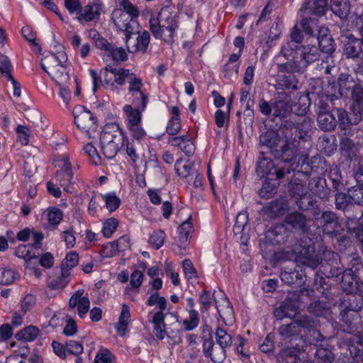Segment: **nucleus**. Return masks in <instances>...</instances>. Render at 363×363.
<instances>
[{"instance_id":"1","label":"nucleus","mask_w":363,"mask_h":363,"mask_svg":"<svg viewBox=\"0 0 363 363\" xmlns=\"http://www.w3.org/2000/svg\"><path fill=\"white\" fill-rule=\"evenodd\" d=\"M56 47V53L50 52L45 56L41 60L40 66L58 86H66L70 84L67 68L64 65L67 57L62 45Z\"/></svg>"},{"instance_id":"2","label":"nucleus","mask_w":363,"mask_h":363,"mask_svg":"<svg viewBox=\"0 0 363 363\" xmlns=\"http://www.w3.org/2000/svg\"><path fill=\"white\" fill-rule=\"evenodd\" d=\"M278 260L294 258L297 262L313 269L320 263L319 256L315 252V247L308 237H304L293 245L291 252L281 251L274 254Z\"/></svg>"},{"instance_id":"3","label":"nucleus","mask_w":363,"mask_h":363,"mask_svg":"<svg viewBox=\"0 0 363 363\" xmlns=\"http://www.w3.org/2000/svg\"><path fill=\"white\" fill-rule=\"evenodd\" d=\"M100 145L103 155L108 159L116 157L123 145V137L117 123L104 127L100 135Z\"/></svg>"},{"instance_id":"4","label":"nucleus","mask_w":363,"mask_h":363,"mask_svg":"<svg viewBox=\"0 0 363 363\" xmlns=\"http://www.w3.org/2000/svg\"><path fill=\"white\" fill-rule=\"evenodd\" d=\"M112 19L116 28L124 32L127 43L130 40L132 35L138 34L139 24L137 20L131 18L127 13L122 12L121 9L113 11Z\"/></svg>"},{"instance_id":"5","label":"nucleus","mask_w":363,"mask_h":363,"mask_svg":"<svg viewBox=\"0 0 363 363\" xmlns=\"http://www.w3.org/2000/svg\"><path fill=\"white\" fill-rule=\"evenodd\" d=\"M73 113L74 123L82 131L91 133L96 130V119L91 111L84 106L75 107Z\"/></svg>"},{"instance_id":"6","label":"nucleus","mask_w":363,"mask_h":363,"mask_svg":"<svg viewBox=\"0 0 363 363\" xmlns=\"http://www.w3.org/2000/svg\"><path fill=\"white\" fill-rule=\"evenodd\" d=\"M278 333L281 337L282 341L285 342V344L294 343L298 346V348L306 347L304 335L301 333L298 325L294 321L288 324L281 325L278 329Z\"/></svg>"},{"instance_id":"7","label":"nucleus","mask_w":363,"mask_h":363,"mask_svg":"<svg viewBox=\"0 0 363 363\" xmlns=\"http://www.w3.org/2000/svg\"><path fill=\"white\" fill-rule=\"evenodd\" d=\"M289 193L296 199L299 208L306 211L313 206V200L308 196L307 186L299 179H295L291 183Z\"/></svg>"},{"instance_id":"8","label":"nucleus","mask_w":363,"mask_h":363,"mask_svg":"<svg viewBox=\"0 0 363 363\" xmlns=\"http://www.w3.org/2000/svg\"><path fill=\"white\" fill-rule=\"evenodd\" d=\"M298 67L302 69L306 68L310 64L318 61L320 57L319 49L315 45L297 46L295 51Z\"/></svg>"},{"instance_id":"9","label":"nucleus","mask_w":363,"mask_h":363,"mask_svg":"<svg viewBox=\"0 0 363 363\" xmlns=\"http://www.w3.org/2000/svg\"><path fill=\"white\" fill-rule=\"evenodd\" d=\"M128 83L129 84L128 95L132 100L133 105L145 108L147 103V95L142 89L143 84L141 79L134 74L130 76Z\"/></svg>"},{"instance_id":"10","label":"nucleus","mask_w":363,"mask_h":363,"mask_svg":"<svg viewBox=\"0 0 363 363\" xmlns=\"http://www.w3.org/2000/svg\"><path fill=\"white\" fill-rule=\"evenodd\" d=\"M319 226L323 233L330 236H336L339 234L341 224L337 214L331 211H325L318 219Z\"/></svg>"},{"instance_id":"11","label":"nucleus","mask_w":363,"mask_h":363,"mask_svg":"<svg viewBox=\"0 0 363 363\" xmlns=\"http://www.w3.org/2000/svg\"><path fill=\"white\" fill-rule=\"evenodd\" d=\"M102 8L103 4L100 0H94L92 2H89L82 8L79 15L77 16V19L82 24L98 21L100 18Z\"/></svg>"},{"instance_id":"12","label":"nucleus","mask_w":363,"mask_h":363,"mask_svg":"<svg viewBox=\"0 0 363 363\" xmlns=\"http://www.w3.org/2000/svg\"><path fill=\"white\" fill-rule=\"evenodd\" d=\"M343 54L347 59L360 60L363 65V39L352 35L347 37L344 43Z\"/></svg>"},{"instance_id":"13","label":"nucleus","mask_w":363,"mask_h":363,"mask_svg":"<svg viewBox=\"0 0 363 363\" xmlns=\"http://www.w3.org/2000/svg\"><path fill=\"white\" fill-rule=\"evenodd\" d=\"M61 169L57 171L55 178L59 182L60 185L64 188V190L72 193L73 188L71 186L73 179V173L71 167V164L69 162L68 157L65 155L63 156L62 160Z\"/></svg>"},{"instance_id":"14","label":"nucleus","mask_w":363,"mask_h":363,"mask_svg":"<svg viewBox=\"0 0 363 363\" xmlns=\"http://www.w3.org/2000/svg\"><path fill=\"white\" fill-rule=\"evenodd\" d=\"M84 290L78 289L70 297L69 308H77V313L81 318H84L90 308V301L87 296H84Z\"/></svg>"},{"instance_id":"15","label":"nucleus","mask_w":363,"mask_h":363,"mask_svg":"<svg viewBox=\"0 0 363 363\" xmlns=\"http://www.w3.org/2000/svg\"><path fill=\"white\" fill-rule=\"evenodd\" d=\"M298 313V302L290 299H286L279 307L274 311V316L279 320H282L284 318H294Z\"/></svg>"},{"instance_id":"16","label":"nucleus","mask_w":363,"mask_h":363,"mask_svg":"<svg viewBox=\"0 0 363 363\" xmlns=\"http://www.w3.org/2000/svg\"><path fill=\"white\" fill-rule=\"evenodd\" d=\"M310 0H306L299 10L300 16H305L307 11L310 14H315L317 16L325 15L328 10V0H314L311 5Z\"/></svg>"},{"instance_id":"17","label":"nucleus","mask_w":363,"mask_h":363,"mask_svg":"<svg viewBox=\"0 0 363 363\" xmlns=\"http://www.w3.org/2000/svg\"><path fill=\"white\" fill-rule=\"evenodd\" d=\"M294 322L296 323V325H298V328L300 330L301 333L304 335V337L308 336V333H311L314 337L316 336H320V332L316 330L318 324L312 317L308 315H302L294 320Z\"/></svg>"},{"instance_id":"18","label":"nucleus","mask_w":363,"mask_h":363,"mask_svg":"<svg viewBox=\"0 0 363 363\" xmlns=\"http://www.w3.org/2000/svg\"><path fill=\"white\" fill-rule=\"evenodd\" d=\"M304 350V347L298 348L296 344H289L278 354V359L285 363H300L302 362L298 354Z\"/></svg>"},{"instance_id":"19","label":"nucleus","mask_w":363,"mask_h":363,"mask_svg":"<svg viewBox=\"0 0 363 363\" xmlns=\"http://www.w3.org/2000/svg\"><path fill=\"white\" fill-rule=\"evenodd\" d=\"M308 196L312 195L325 199L329 194L330 189L326 186L325 181L320 177H313L310 179L307 186Z\"/></svg>"},{"instance_id":"20","label":"nucleus","mask_w":363,"mask_h":363,"mask_svg":"<svg viewBox=\"0 0 363 363\" xmlns=\"http://www.w3.org/2000/svg\"><path fill=\"white\" fill-rule=\"evenodd\" d=\"M145 328L150 333V336L147 337L150 345H157L156 337H159V311L153 313L149 312L147 320L145 324Z\"/></svg>"},{"instance_id":"21","label":"nucleus","mask_w":363,"mask_h":363,"mask_svg":"<svg viewBox=\"0 0 363 363\" xmlns=\"http://www.w3.org/2000/svg\"><path fill=\"white\" fill-rule=\"evenodd\" d=\"M259 143L268 147L272 152H278L281 138L277 132L268 130L259 136Z\"/></svg>"},{"instance_id":"22","label":"nucleus","mask_w":363,"mask_h":363,"mask_svg":"<svg viewBox=\"0 0 363 363\" xmlns=\"http://www.w3.org/2000/svg\"><path fill=\"white\" fill-rule=\"evenodd\" d=\"M318 30V40L320 48L319 50L328 54L333 53L335 51V45L328 29L325 27H320Z\"/></svg>"},{"instance_id":"23","label":"nucleus","mask_w":363,"mask_h":363,"mask_svg":"<svg viewBox=\"0 0 363 363\" xmlns=\"http://www.w3.org/2000/svg\"><path fill=\"white\" fill-rule=\"evenodd\" d=\"M266 244L280 245L286 242V232L283 225H279L267 230L265 235Z\"/></svg>"},{"instance_id":"24","label":"nucleus","mask_w":363,"mask_h":363,"mask_svg":"<svg viewBox=\"0 0 363 363\" xmlns=\"http://www.w3.org/2000/svg\"><path fill=\"white\" fill-rule=\"evenodd\" d=\"M216 303H217L216 302ZM217 311L226 325H232L235 321L233 306L229 300L224 297L219 304H216Z\"/></svg>"},{"instance_id":"25","label":"nucleus","mask_w":363,"mask_h":363,"mask_svg":"<svg viewBox=\"0 0 363 363\" xmlns=\"http://www.w3.org/2000/svg\"><path fill=\"white\" fill-rule=\"evenodd\" d=\"M174 169L177 174L182 178L186 179H192L194 172L197 169L194 168V163L191 160H184L179 159L176 161L174 164Z\"/></svg>"},{"instance_id":"26","label":"nucleus","mask_w":363,"mask_h":363,"mask_svg":"<svg viewBox=\"0 0 363 363\" xmlns=\"http://www.w3.org/2000/svg\"><path fill=\"white\" fill-rule=\"evenodd\" d=\"M150 43V34L147 31H143L142 35H138L136 38V41L130 40L127 43L125 40L126 47L130 52H135L138 50L145 51Z\"/></svg>"},{"instance_id":"27","label":"nucleus","mask_w":363,"mask_h":363,"mask_svg":"<svg viewBox=\"0 0 363 363\" xmlns=\"http://www.w3.org/2000/svg\"><path fill=\"white\" fill-rule=\"evenodd\" d=\"M130 321V308L126 304H123L122 310L119 316L118 322L116 325V329L118 334L123 337L127 331L128 326Z\"/></svg>"},{"instance_id":"28","label":"nucleus","mask_w":363,"mask_h":363,"mask_svg":"<svg viewBox=\"0 0 363 363\" xmlns=\"http://www.w3.org/2000/svg\"><path fill=\"white\" fill-rule=\"evenodd\" d=\"M306 221V216L301 213H290L287 215L285 218V223L286 224L302 232H306L308 230Z\"/></svg>"},{"instance_id":"29","label":"nucleus","mask_w":363,"mask_h":363,"mask_svg":"<svg viewBox=\"0 0 363 363\" xmlns=\"http://www.w3.org/2000/svg\"><path fill=\"white\" fill-rule=\"evenodd\" d=\"M69 272L61 269V273L56 276L50 277L48 280V286L50 289L57 290L65 288L69 281Z\"/></svg>"},{"instance_id":"30","label":"nucleus","mask_w":363,"mask_h":363,"mask_svg":"<svg viewBox=\"0 0 363 363\" xmlns=\"http://www.w3.org/2000/svg\"><path fill=\"white\" fill-rule=\"evenodd\" d=\"M129 238L126 235L121 236L118 238L116 243H110L104 246L102 249V254L106 257H111L114 255L113 252H107V250L108 248H111V250H118V251H123L127 248H129Z\"/></svg>"},{"instance_id":"31","label":"nucleus","mask_w":363,"mask_h":363,"mask_svg":"<svg viewBox=\"0 0 363 363\" xmlns=\"http://www.w3.org/2000/svg\"><path fill=\"white\" fill-rule=\"evenodd\" d=\"M341 155L347 160H351L357 154V146L354 143L347 137H342L340 143Z\"/></svg>"},{"instance_id":"32","label":"nucleus","mask_w":363,"mask_h":363,"mask_svg":"<svg viewBox=\"0 0 363 363\" xmlns=\"http://www.w3.org/2000/svg\"><path fill=\"white\" fill-rule=\"evenodd\" d=\"M350 9L348 0H331L332 11L341 19L347 18L350 14Z\"/></svg>"},{"instance_id":"33","label":"nucleus","mask_w":363,"mask_h":363,"mask_svg":"<svg viewBox=\"0 0 363 363\" xmlns=\"http://www.w3.org/2000/svg\"><path fill=\"white\" fill-rule=\"evenodd\" d=\"M177 322V317L174 314L172 313L164 314L160 312V339L163 338L162 332L167 333L169 330H172Z\"/></svg>"},{"instance_id":"34","label":"nucleus","mask_w":363,"mask_h":363,"mask_svg":"<svg viewBox=\"0 0 363 363\" xmlns=\"http://www.w3.org/2000/svg\"><path fill=\"white\" fill-rule=\"evenodd\" d=\"M265 209L272 215H282L288 209V201L284 197L279 198V199L271 201Z\"/></svg>"},{"instance_id":"35","label":"nucleus","mask_w":363,"mask_h":363,"mask_svg":"<svg viewBox=\"0 0 363 363\" xmlns=\"http://www.w3.org/2000/svg\"><path fill=\"white\" fill-rule=\"evenodd\" d=\"M145 108H141L137 106H134V108L131 105H125L123 107V111L127 115L128 121V126L131 125H140L141 121V111Z\"/></svg>"},{"instance_id":"36","label":"nucleus","mask_w":363,"mask_h":363,"mask_svg":"<svg viewBox=\"0 0 363 363\" xmlns=\"http://www.w3.org/2000/svg\"><path fill=\"white\" fill-rule=\"evenodd\" d=\"M191 216H189L188 219L183 223L178 228V231L179 233V242L180 243V247L185 249L186 243L188 240L189 235L193 232V225L191 222Z\"/></svg>"},{"instance_id":"37","label":"nucleus","mask_w":363,"mask_h":363,"mask_svg":"<svg viewBox=\"0 0 363 363\" xmlns=\"http://www.w3.org/2000/svg\"><path fill=\"white\" fill-rule=\"evenodd\" d=\"M319 127L324 130H331L336 126V120L333 114L328 111L320 112L318 116Z\"/></svg>"},{"instance_id":"38","label":"nucleus","mask_w":363,"mask_h":363,"mask_svg":"<svg viewBox=\"0 0 363 363\" xmlns=\"http://www.w3.org/2000/svg\"><path fill=\"white\" fill-rule=\"evenodd\" d=\"M177 27V23L174 16H169L167 23L160 26V37L165 42H170L172 39L174 31Z\"/></svg>"},{"instance_id":"39","label":"nucleus","mask_w":363,"mask_h":363,"mask_svg":"<svg viewBox=\"0 0 363 363\" xmlns=\"http://www.w3.org/2000/svg\"><path fill=\"white\" fill-rule=\"evenodd\" d=\"M88 37L94 42L95 46L97 48L104 50L107 53L108 50H111L112 45L106 38L102 37L96 30L91 29L89 30Z\"/></svg>"},{"instance_id":"40","label":"nucleus","mask_w":363,"mask_h":363,"mask_svg":"<svg viewBox=\"0 0 363 363\" xmlns=\"http://www.w3.org/2000/svg\"><path fill=\"white\" fill-rule=\"evenodd\" d=\"M172 113L174 115V116L168 123V125L167 126V132L169 135H177L181 130L179 110L178 107H172Z\"/></svg>"},{"instance_id":"41","label":"nucleus","mask_w":363,"mask_h":363,"mask_svg":"<svg viewBox=\"0 0 363 363\" xmlns=\"http://www.w3.org/2000/svg\"><path fill=\"white\" fill-rule=\"evenodd\" d=\"M274 167V165L271 159L262 157L257 162L256 172L260 178H262L270 174Z\"/></svg>"},{"instance_id":"42","label":"nucleus","mask_w":363,"mask_h":363,"mask_svg":"<svg viewBox=\"0 0 363 363\" xmlns=\"http://www.w3.org/2000/svg\"><path fill=\"white\" fill-rule=\"evenodd\" d=\"M301 16L303 17L300 21L301 29L306 35L313 36L314 32L318 28V20L317 18L304 17V16Z\"/></svg>"},{"instance_id":"43","label":"nucleus","mask_w":363,"mask_h":363,"mask_svg":"<svg viewBox=\"0 0 363 363\" xmlns=\"http://www.w3.org/2000/svg\"><path fill=\"white\" fill-rule=\"evenodd\" d=\"M315 357L318 363H332L335 359V355L331 350L322 346L316 349Z\"/></svg>"},{"instance_id":"44","label":"nucleus","mask_w":363,"mask_h":363,"mask_svg":"<svg viewBox=\"0 0 363 363\" xmlns=\"http://www.w3.org/2000/svg\"><path fill=\"white\" fill-rule=\"evenodd\" d=\"M40 333V330L36 326L30 325L21 330L17 334L18 340L23 339L27 342L33 341L38 337Z\"/></svg>"},{"instance_id":"45","label":"nucleus","mask_w":363,"mask_h":363,"mask_svg":"<svg viewBox=\"0 0 363 363\" xmlns=\"http://www.w3.org/2000/svg\"><path fill=\"white\" fill-rule=\"evenodd\" d=\"M110 73L113 74L114 81L119 85H123L125 82H128V79L130 76H133L135 74L130 72L129 69L110 68Z\"/></svg>"},{"instance_id":"46","label":"nucleus","mask_w":363,"mask_h":363,"mask_svg":"<svg viewBox=\"0 0 363 363\" xmlns=\"http://www.w3.org/2000/svg\"><path fill=\"white\" fill-rule=\"evenodd\" d=\"M21 33L25 39L29 42L30 45L34 48V51L40 52L42 48L35 41L36 34L33 31L32 28L28 26H24L21 29Z\"/></svg>"},{"instance_id":"47","label":"nucleus","mask_w":363,"mask_h":363,"mask_svg":"<svg viewBox=\"0 0 363 363\" xmlns=\"http://www.w3.org/2000/svg\"><path fill=\"white\" fill-rule=\"evenodd\" d=\"M216 340L218 345L227 348L232 345V337L225 330L218 327L216 330Z\"/></svg>"},{"instance_id":"48","label":"nucleus","mask_w":363,"mask_h":363,"mask_svg":"<svg viewBox=\"0 0 363 363\" xmlns=\"http://www.w3.org/2000/svg\"><path fill=\"white\" fill-rule=\"evenodd\" d=\"M104 201L106 203V206L109 212L115 211L121 204V199L116 196L115 193H108L102 196Z\"/></svg>"},{"instance_id":"49","label":"nucleus","mask_w":363,"mask_h":363,"mask_svg":"<svg viewBox=\"0 0 363 363\" xmlns=\"http://www.w3.org/2000/svg\"><path fill=\"white\" fill-rule=\"evenodd\" d=\"M78 262V255L74 252H69L63 259L61 264V269H62V271L65 270L66 272H69L70 269L77 265Z\"/></svg>"},{"instance_id":"50","label":"nucleus","mask_w":363,"mask_h":363,"mask_svg":"<svg viewBox=\"0 0 363 363\" xmlns=\"http://www.w3.org/2000/svg\"><path fill=\"white\" fill-rule=\"evenodd\" d=\"M277 85L279 86V88H281L283 89H296L298 88V82L294 75H284L281 77L280 79L278 80Z\"/></svg>"},{"instance_id":"51","label":"nucleus","mask_w":363,"mask_h":363,"mask_svg":"<svg viewBox=\"0 0 363 363\" xmlns=\"http://www.w3.org/2000/svg\"><path fill=\"white\" fill-rule=\"evenodd\" d=\"M115 359L114 355L106 348L101 347L94 359V363H112Z\"/></svg>"},{"instance_id":"52","label":"nucleus","mask_w":363,"mask_h":363,"mask_svg":"<svg viewBox=\"0 0 363 363\" xmlns=\"http://www.w3.org/2000/svg\"><path fill=\"white\" fill-rule=\"evenodd\" d=\"M248 223V213L246 211H240L236 218L235 224L233 230L235 234L242 233L245 229V225Z\"/></svg>"},{"instance_id":"53","label":"nucleus","mask_w":363,"mask_h":363,"mask_svg":"<svg viewBox=\"0 0 363 363\" xmlns=\"http://www.w3.org/2000/svg\"><path fill=\"white\" fill-rule=\"evenodd\" d=\"M189 314V318L184 320L183 325L185 330H191L199 323V313L194 309H190Z\"/></svg>"},{"instance_id":"54","label":"nucleus","mask_w":363,"mask_h":363,"mask_svg":"<svg viewBox=\"0 0 363 363\" xmlns=\"http://www.w3.org/2000/svg\"><path fill=\"white\" fill-rule=\"evenodd\" d=\"M348 194L352 201L363 206V186H354L348 190Z\"/></svg>"},{"instance_id":"55","label":"nucleus","mask_w":363,"mask_h":363,"mask_svg":"<svg viewBox=\"0 0 363 363\" xmlns=\"http://www.w3.org/2000/svg\"><path fill=\"white\" fill-rule=\"evenodd\" d=\"M118 226V221L115 218H110L104 223L102 233L106 238H110Z\"/></svg>"},{"instance_id":"56","label":"nucleus","mask_w":363,"mask_h":363,"mask_svg":"<svg viewBox=\"0 0 363 363\" xmlns=\"http://www.w3.org/2000/svg\"><path fill=\"white\" fill-rule=\"evenodd\" d=\"M18 272L10 268H6L1 272V279L0 281L2 285H9L18 278Z\"/></svg>"},{"instance_id":"57","label":"nucleus","mask_w":363,"mask_h":363,"mask_svg":"<svg viewBox=\"0 0 363 363\" xmlns=\"http://www.w3.org/2000/svg\"><path fill=\"white\" fill-rule=\"evenodd\" d=\"M122 12L127 13L133 20H137L139 16L140 11L137 6L133 5L129 0H123L121 3Z\"/></svg>"},{"instance_id":"58","label":"nucleus","mask_w":363,"mask_h":363,"mask_svg":"<svg viewBox=\"0 0 363 363\" xmlns=\"http://www.w3.org/2000/svg\"><path fill=\"white\" fill-rule=\"evenodd\" d=\"M108 52V56L114 62H124L128 59V55L123 48H115L113 45Z\"/></svg>"},{"instance_id":"59","label":"nucleus","mask_w":363,"mask_h":363,"mask_svg":"<svg viewBox=\"0 0 363 363\" xmlns=\"http://www.w3.org/2000/svg\"><path fill=\"white\" fill-rule=\"evenodd\" d=\"M296 62V56H293V59L290 62H287L286 63L283 64H279L277 65L278 67V71L280 72H300L302 70L301 67H298V64Z\"/></svg>"},{"instance_id":"60","label":"nucleus","mask_w":363,"mask_h":363,"mask_svg":"<svg viewBox=\"0 0 363 363\" xmlns=\"http://www.w3.org/2000/svg\"><path fill=\"white\" fill-rule=\"evenodd\" d=\"M289 113V106L284 101H277L273 104V116L274 117L284 118Z\"/></svg>"},{"instance_id":"61","label":"nucleus","mask_w":363,"mask_h":363,"mask_svg":"<svg viewBox=\"0 0 363 363\" xmlns=\"http://www.w3.org/2000/svg\"><path fill=\"white\" fill-rule=\"evenodd\" d=\"M147 14L150 15V28L152 35L156 38H159V13L154 14L151 9H146Z\"/></svg>"},{"instance_id":"62","label":"nucleus","mask_w":363,"mask_h":363,"mask_svg":"<svg viewBox=\"0 0 363 363\" xmlns=\"http://www.w3.org/2000/svg\"><path fill=\"white\" fill-rule=\"evenodd\" d=\"M183 269L186 279L190 281L196 279L197 272L194 268L192 262L190 259H186L182 262Z\"/></svg>"},{"instance_id":"63","label":"nucleus","mask_w":363,"mask_h":363,"mask_svg":"<svg viewBox=\"0 0 363 363\" xmlns=\"http://www.w3.org/2000/svg\"><path fill=\"white\" fill-rule=\"evenodd\" d=\"M350 354H342L338 357L336 363H357L354 359L359 350L355 347H349Z\"/></svg>"},{"instance_id":"64","label":"nucleus","mask_w":363,"mask_h":363,"mask_svg":"<svg viewBox=\"0 0 363 363\" xmlns=\"http://www.w3.org/2000/svg\"><path fill=\"white\" fill-rule=\"evenodd\" d=\"M352 99L357 103L359 110H363V86L355 85L352 89Z\"/></svg>"}]
</instances>
